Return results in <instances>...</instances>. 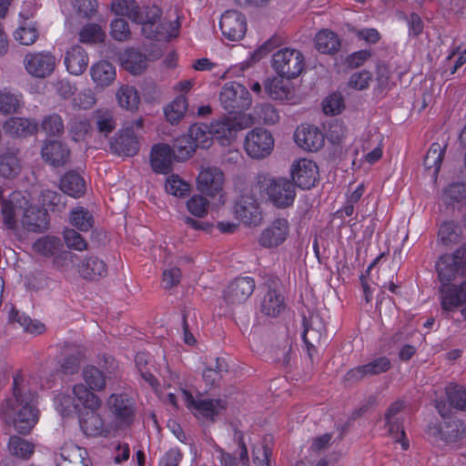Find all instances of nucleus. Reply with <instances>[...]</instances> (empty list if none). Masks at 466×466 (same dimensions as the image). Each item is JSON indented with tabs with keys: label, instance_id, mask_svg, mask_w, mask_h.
I'll use <instances>...</instances> for the list:
<instances>
[{
	"label": "nucleus",
	"instance_id": "obj_1",
	"mask_svg": "<svg viewBox=\"0 0 466 466\" xmlns=\"http://www.w3.org/2000/svg\"><path fill=\"white\" fill-rule=\"evenodd\" d=\"M111 9L116 15L141 25L142 35L147 39L167 40L178 34L179 23L161 20L162 11L157 5L141 8L136 0H114Z\"/></svg>",
	"mask_w": 466,
	"mask_h": 466
},
{
	"label": "nucleus",
	"instance_id": "obj_2",
	"mask_svg": "<svg viewBox=\"0 0 466 466\" xmlns=\"http://www.w3.org/2000/svg\"><path fill=\"white\" fill-rule=\"evenodd\" d=\"M0 416L7 424H13L20 434H28L38 421L36 394L24 383L20 375L13 380V394L0 407Z\"/></svg>",
	"mask_w": 466,
	"mask_h": 466
},
{
	"label": "nucleus",
	"instance_id": "obj_3",
	"mask_svg": "<svg viewBox=\"0 0 466 466\" xmlns=\"http://www.w3.org/2000/svg\"><path fill=\"white\" fill-rule=\"evenodd\" d=\"M253 191L267 197L278 208H287L293 205L296 198V186L287 177H274L259 175L257 182L252 186Z\"/></svg>",
	"mask_w": 466,
	"mask_h": 466
},
{
	"label": "nucleus",
	"instance_id": "obj_4",
	"mask_svg": "<svg viewBox=\"0 0 466 466\" xmlns=\"http://www.w3.org/2000/svg\"><path fill=\"white\" fill-rule=\"evenodd\" d=\"M106 408L110 416L111 428L115 431H126L134 425L137 406L135 399L125 392L112 393L106 400Z\"/></svg>",
	"mask_w": 466,
	"mask_h": 466
},
{
	"label": "nucleus",
	"instance_id": "obj_5",
	"mask_svg": "<svg viewBox=\"0 0 466 466\" xmlns=\"http://www.w3.org/2000/svg\"><path fill=\"white\" fill-rule=\"evenodd\" d=\"M219 100L223 108L235 116L242 115L252 104L248 90L235 81L224 84L219 93Z\"/></svg>",
	"mask_w": 466,
	"mask_h": 466
},
{
	"label": "nucleus",
	"instance_id": "obj_6",
	"mask_svg": "<svg viewBox=\"0 0 466 466\" xmlns=\"http://www.w3.org/2000/svg\"><path fill=\"white\" fill-rule=\"evenodd\" d=\"M272 67L281 77L293 79L302 73L305 58L299 50L285 47L273 54Z\"/></svg>",
	"mask_w": 466,
	"mask_h": 466
},
{
	"label": "nucleus",
	"instance_id": "obj_7",
	"mask_svg": "<svg viewBox=\"0 0 466 466\" xmlns=\"http://www.w3.org/2000/svg\"><path fill=\"white\" fill-rule=\"evenodd\" d=\"M181 397L188 410L198 420L203 421H215L227 408V402L221 399H195L190 392L186 390H181Z\"/></svg>",
	"mask_w": 466,
	"mask_h": 466
},
{
	"label": "nucleus",
	"instance_id": "obj_8",
	"mask_svg": "<svg viewBox=\"0 0 466 466\" xmlns=\"http://www.w3.org/2000/svg\"><path fill=\"white\" fill-rule=\"evenodd\" d=\"M29 205L28 196L20 191L11 193L7 198L4 199L1 215L5 228L12 231L15 230Z\"/></svg>",
	"mask_w": 466,
	"mask_h": 466
},
{
	"label": "nucleus",
	"instance_id": "obj_9",
	"mask_svg": "<svg viewBox=\"0 0 466 466\" xmlns=\"http://www.w3.org/2000/svg\"><path fill=\"white\" fill-rule=\"evenodd\" d=\"M274 148V138L269 131L255 127L248 131L244 141V149L254 159L268 157Z\"/></svg>",
	"mask_w": 466,
	"mask_h": 466
},
{
	"label": "nucleus",
	"instance_id": "obj_10",
	"mask_svg": "<svg viewBox=\"0 0 466 466\" xmlns=\"http://www.w3.org/2000/svg\"><path fill=\"white\" fill-rule=\"evenodd\" d=\"M249 125L246 115H238L221 118L212 123L213 138L221 145H228L236 138L238 130L246 128Z\"/></svg>",
	"mask_w": 466,
	"mask_h": 466
},
{
	"label": "nucleus",
	"instance_id": "obj_11",
	"mask_svg": "<svg viewBox=\"0 0 466 466\" xmlns=\"http://www.w3.org/2000/svg\"><path fill=\"white\" fill-rule=\"evenodd\" d=\"M443 420V423L429 425L428 432L431 436L446 443L458 442L465 437L466 426L461 420L451 415Z\"/></svg>",
	"mask_w": 466,
	"mask_h": 466
},
{
	"label": "nucleus",
	"instance_id": "obj_12",
	"mask_svg": "<svg viewBox=\"0 0 466 466\" xmlns=\"http://www.w3.org/2000/svg\"><path fill=\"white\" fill-rule=\"evenodd\" d=\"M26 72L35 78L49 76L56 67V57L49 52L27 53L23 60Z\"/></svg>",
	"mask_w": 466,
	"mask_h": 466
},
{
	"label": "nucleus",
	"instance_id": "obj_13",
	"mask_svg": "<svg viewBox=\"0 0 466 466\" xmlns=\"http://www.w3.org/2000/svg\"><path fill=\"white\" fill-rule=\"evenodd\" d=\"M258 191L251 189L250 194H243L235 206L237 218L244 224L248 226H257L259 224L262 217L259 208V203L255 195Z\"/></svg>",
	"mask_w": 466,
	"mask_h": 466
},
{
	"label": "nucleus",
	"instance_id": "obj_14",
	"mask_svg": "<svg viewBox=\"0 0 466 466\" xmlns=\"http://www.w3.org/2000/svg\"><path fill=\"white\" fill-rule=\"evenodd\" d=\"M219 26L228 40H241L247 32L246 17L237 10H228L221 15Z\"/></svg>",
	"mask_w": 466,
	"mask_h": 466
},
{
	"label": "nucleus",
	"instance_id": "obj_15",
	"mask_svg": "<svg viewBox=\"0 0 466 466\" xmlns=\"http://www.w3.org/2000/svg\"><path fill=\"white\" fill-rule=\"evenodd\" d=\"M291 181L296 187L309 189L318 181L319 170L315 162L307 158H301L292 164Z\"/></svg>",
	"mask_w": 466,
	"mask_h": 466
},
{
	"label": "nucleus",
	"instance_id": "obj_16",
	"mask_svg": "<svg viewBox=\"0 0 466 466\" xmlns=\"http://www.w3.org/2000/svg\"><path fill=\"white\" fill-rule=\"evenodd\" d=\"M404 407V400L391 404L385 414V420L390 436L400 443L401 448L406 451L408 450V443L405 441L406 433L403 427L404 415L402 410Z\"/></svg>",
	"mask_w": 466,
	"mask_h": 466
},
{
	"label": "nucleus",
	"instance_id": "obj_17",
	"mask_svg": "<svg viewBox=\"0 0 466 466\" xmlns=\"http://www.w3.org/2000/svg\"><path fill=\"white\" fill-rule=\"evenodd\" d=\"M289 235V224L286 218H277L259 235L258 243L267 248H278Z\"/></svg>",
	"mask_w": 466,
	"mask_h": 466
},
{
	"label": "nucleus",
	"instance_id": "obj_18",
	"mask_svg": "<svg viewBox=\"0 0 466 466\" xmlns=\"http://www.w3.org/2000/svg\"><path fill=\"white\" fill-rule=\"evenodd\" d=\"M79 425L82 432L88 437L108 438L116 432L111 428L110 421L106 425L103 417L96 410L86 412L80 419Z\"/></svg>",
	"mask_w": 466,
	"mask_h": 466
},
{
	"label": "nucleus",
	"instance_id": "obj_19",
	"mask_svg": "<svg viewBox=\"0 0 466 466\" xmlns=\"http://www.w3.org/2000/svg\"><path fill=\"white\" fill-rule=\"evenodd\" d=\"M445 400H436L435 407L442 419L451 415V410H466V389L458 385H450L446 388Z\"/></svg>",
	"mask_w": 466,
	"mask_h": 466
},
{
	"label": "nucleus",
	"instance_id": "obj_20",
	"mask_svg": "<svg viewBox=\"0 0 466 466\" xmlns=\"http://www.w3.org/2000/svg\"><path fill=\"white\" fill-rule=\"evenodd\" d=\"M223 183L224 174L216 167L202 168L197 179L198 189L210 197L217 196L222 191Z\"/></svg>",
	"mask_w": 466,
	"mask_h": 466
},
{
	"label": "nucleus",
	"instance_id": "obj_21",
	"mask_svg": "<svg viewBox=\"0 0 466 466\" xmlns=\"http://www.w3.org/2000/svg\"><path fill=\"white\" fill-rule=\"evenodd\" d=\"M390 368V361L387 357H379L372 361L358 366L350 370L345 380L349 382L355 383L368 376H375L386 372Z\"/></svg>",
	"mask_w": 466,
	"mask_h": 466
},
{
	"label": "nucleus",
	"instance_id": "obj_22",
	"mask_svg": "<svg viewBox=\"0 0 466 466\" xmlns=\"http://www.w3.org/2000/svg\"><path fill=\"white\" fill-rule=\"evenodd\" d=\"M110 148L118 156L132 157L139 149L137 137L132 127H126L116 134L110 141Z\"/></svg>",
	"mask_w": 466,
	"mask_h": 466
},
{
	"label": "nucleus",
	"instance_id": "obj_23",
	"mask_svg": "<svg viewBox=\"0 0 466 466\" xmlns=\"http://www.w3.org/2000/svg\"><path fill=\"white\" fill-rule=\"evenodd\" d=\"M296 144L308 151H318L324 145V135L316 127L300 126L294 134Z\"/></svg>",
	"mask_w": 466,
	"mask_h": 466
},
{
	"label": "nucleus",
	"instance_id": "obj_24",
	"mask_svg": "<svg viewBox=\"0 0 466 466\" xmlns=\"http://www.w3.org/2000/svg\"><path fill=\"white\" fill-rule=\"evenodd\" d=\"M255 280L250 277L235 279L225 292V299L228 303L236 304L246 301L253 293Z\"/></svg>",
	"mask_w": 466,
	"mask_h": 466
},
{
	"label": "nucleus",
	"instance_id": "obj_25",
	"mask_svg": "<svg viewBox=\"0 0 466 466\" xmlns=\"http://www.w3.org/2000/svg\"><path fill=\"white\" fill-rule=\"evenodd\" d=\"M326 337V328L319 315H311L309 319L304 320V331L302 339L311 356V350L319 344Z\"/></svg>",
	"mask_w": 466,
	"mask_h": 466
},
{
	"label": "nucleus",
	"instance_id": "obj_26",
	"mask_svg": "<svg viewBox=\"0 0 466 466\" xmlns=\"http://www.w3.org/2000/svg\"><path fill=\"white\" fill-rule=\"evenodd\" d=\"M176 158L172 148L167 144H158L152 147L150 164L156 173L168 174L172 170V162Z\"/></svg>",
	"mask_w": 466,
	"mask_h": 466
},
{
	"label": "nucleus",
	"instance_id": "obj_27",
	"mask_svg": "<svg viewBox=\"0 0 466 466\" xmlns=\"http://www.w3.org/2000/svg\"><path fill=\"white\" fill-rule=\"evenodd\" d=\"M441 292L442 309L452 310L459 306L465 305L461 312L466 318V281L460 286L447 287V289H441Z\"/></svg>",
	"mask_w": 466,
	"mask_h": 466
},
{
	"label": "nucleus",
	"instance_id": "obj_28",
	"mask_svg": "<svg viewBox=\"0 0 466 466\" xmlns=\"http://www.w3.org/2000/svg\"><path fill=\"white\" fill-rule=\"evenodd\" d=\"M21 226L27 231L42 232L48 228V215L46 210L41 209L31 203L28 206L23 218Z\"/></svg>",
	"mask_w": 466,
	"mask_h": 466
},
{
	"label": "nucleus",
	"instance_id": "obj_29",
	"mask_svg": "<svg viewBox=\"0 0 466 466\" xmlns=\"http://www.w3.org/2000/svg\"><path fill=\"white\" fill-rule=\"evenodd\" d=\"M41 154L46 162L54 167H60L67 162L70 150L62 142L50 140L46 142L42 147Z\"/></svg>",
	"mask_w": 466,
	"mask_h": 466
},
{
	"label": "nucleus",
	"instance_id": "obj_30",
	"mask_svg": "<svg viewBox=\"0 0 466 466\" xmlns=\"http://www.w3.org/2000/svg\"><path fill=\"white\" fill-rule=\"evenodd\" d=\"M436 269L440 281L442 283L441 289H447L450 282L457 276H464L466 274L463 267L461 268L460 265L455 264L454 258L451 255L441 256L436 264Z\"/></svg>",
	"mask_w": 466,
	"mask_h": 466
},
{
	"label": "nucleus",
	"instance_id": "obj_31",
	"mask_svg": "<svg viewBox=\"0 0 466 466\" xmlns=\"http://www.w3.org/2000/svg\"><path fill=\"white\" fill-rule=\"evenodd\" d=\"M4 130L12 137H27L38 130V123L32 118L13 116L5 122Z\"/></svg>",
	"mask_w": 466,
	"mask_h": 466
},
{
	"label": "nucleus",
	"instance_id": "obj_32",
	"mask_svg": "<svg viewBox=\"0 0 466 466\" xmlns=\"http://www.w3.org/2000/svg\"><path fill=\"white\" fill-rule=\"evenodd\" d=\"M88 56L80 46H72L65 56V65L67 71L74 76L82 75L88 66Z\"/></svg>",
	"mask_w": 466,
	"mask_h": 466
},
{
	"label": "nucleus",
	"instance_id": "obj_33",
	"mask_svg": "<svg viewBox=\"0 0 466 466\" xmlns=\"http://www.w3.org/2000/svg\"><path fill=\"white\" fill-rule=\"evenodd\" d=\"M60 189L66 195L79 198L86 189V181L77 172H66L60 179Z\"/></svg>",
	"mask_w": 466,
	"mask_h": 466
},
{
	"label": "nucleus",
	"instance_id": "obj_34",
	"mask_svg": "<svg viewBox=\"0 0 466 466\" xmlns=\"http://www.w3.org/2000/svg\"><path fill=\"white\" fill-rule=\"evenodd\" d=\"M78 272L84 279L96 280L106 275L107 267L99 258L89 257L78 266Z\"/></svg>",
	"mask_w": 466,
	"mask_h": 466
},
{
	"label": "nucleus",
	"instance_id": "obj_35",
	"mask_svg": "<svg viewBox=\"0 0 466 466\" xmlns=\"http://www.w3.org/2000/svg\"><path fill=\"white\" fill-rule=\"evenodd\" d=\"M266 91L274 100L289 102L293 98V90L290 83L282 78H273L266 83Z\"/></svg>",
	"mask_w": 466,
	"mask_h": 466
},
{
	"label": "nucleus",
	"instance_id": "obj_36",
	"mask_svg": "<svg viewBox=\"0 0 466 466\" xmlns=\"http://www.w3.org/2000/svg\"><path fill=\"white\" fill-rule=\"evenodd\" d=\"M90 74L97 86H106L116 78V68L108 61L102 60L91 66Z\"/></svg>",
	"mask_w": 466,
	"mask_h": 466
},
{
	"label": "nucleus",
	"instance_id": "obj_37",
	"mask_svg": "<svg viewBox=\"0 0 466 466\" xmlns=\"http://www.w3.org/2000/svg\"><path fill=\"white\" fill-rule=\"evenodd\" d=\"M12 322L17 323L25 332L34 336L43 334L46 328V325L37 319H32L30 317L20 313L18 310L12 309L9 314Z\"/></svg>",
	"mask_w": 466,
	"mask_h": 466
},
{
	"label": "nucleus",
	"instance_id": "obj_38",
	"mask_svg": "<svg viewBox=\"0 0 466 466\" xmlns=\"http://www.w3.org/2000/svg\"><path fill=\"white\" fill-rule=\"evenodd\" d=\"M315 46L322 54H334L340 48L339 36L329 29L320 30L315 36Z\"/></svg>",
	"mask_w": 466,
	"mask_h": 466
},
{
	"label": "nucleus",
	"instance_id": "obj_39",
	"mask_svg": "<svg viewBox=\"0 0 466 466\" xmlns=\"http://www.w3.org/2000/svg\"><path fill=\"white\" fill-rule=\"evenodd\" d=\"M121 63L132 75H139L147 67V57L135 49H127L121 56Z\"/></svg>",
	"mask_w": 466,
	"mask_h": 466
},
{
	"label": "nucleus",
	"instance_id": "obj_40",
	"mask_svg": "<svg viewBox=\"0 0 466 466\" xmlns=\"http://www.w3.org/2000/svg\"><path fill=\"white\" fill-rule=\"evenodd\" d=\"M21 172V162L16 153L6 151L0 155V176L14 178Z\"/></svg>",
	"mask_w": 466,
	"mask_h": 466
},
{
	"label": "nucleus",
	"instance_id": "obj_41",
	"mask_svg": "<svg viewBox=\"0 0 466 466\" xmlns=\"http://www.w3.org/2000/svg\"><path fill=\"white\" fill-rule=\"evenodd\" d=\"M23 104V96L7 88L0 90V115L7 116L17 112Z\"/></svg>",
	"mask_w": 466,
	"mask_h": 466
},
{
	"label": "nucleus",
	"instance_id": "obj_42",
	"mask_svg": "<svg viewBox=\"0 0 466 466\" xmlns=\"http://www.w3.org/2000/svg\"><path fill=\"white\" fill-rule=\"evenodd\" d=\"M284 308V298L276 289H269L261 302V312L270 317L278 316Z\"/></svg>",
	"mask_w": 466,
	"mask_h": 466
},
{
	"label": "nucleus",
	"instance_id": "obj_43",
	"mask_svg": "<svg viewBox=\"0 0 466 466\" xmlns=\"http://www.w3.org/2000/svg\"><path fill=\"white\" fill-rule=\"evenodd\" d=\"M188 134L197 147L208 148L212 145L214 138L211 126L194 124L189 127Z\"/></svg>",
	"mask_w": 466,
	"mask_h": 466
},
{
	"label": "nucleus",
	"instance_id": "obj_44",
	"mask_svg": "<svg viewBox=\"0 0 466 466\" xmlns=\"http://www.w3.org/2000/svg\"><path fill=\"white\" fill-rule=\"evenodd\" d=\"M188 103L185 96L179 95L166 106L164 114L166 119L172 125L178 124L185 116Z\"/></svg>",
	"mask_w": 466,
	"mask_h": 466
},
{
	"label": "nucleus",
	"instance_id": "obj_45",
	"mask_svg": "<svg viewBox=\"0 0 466 466\" xmlns=\"http://www.w3.org/2000/svg\"><path fill=\"white\" fill-rule=\"evenodd\" d=\"M72 392L76 400L90 410H97L101 406L100 398L87 389L84 384H76Z\"/></svg>",
	"mask_w": 466,
	"mask_h": 466
},
{
	"label": "nucleus",
	"instance_id": "obj_46",
	"mask_svg": "<svg viewBox=\"0 0 466 466\" xmlns=\"http://www.w3.org/2000/svg\"><path fill=\"white\" fill-rule=\"evenodd\" d=\"M445 148L446 146L443 147L439 143H433L424 157L423 165L426 169H432L433 177H436L440 171Z\"/></svg>",
	"mask_w": 466,
	"mask_h": 466
},
{
	"label": "nucleus",
	"instance_id": "obj_47",
	"mask_svg": "<svg viewBox=\"0 0 466 466\" xmlns=\"http://www.w3.org/2000/svg\"><path fill=\"white\" fill-rule=\"evenodd\" d=\"M119 106L127 110H137L140 102L137 90L131 86H121L116 94Z\"/></svg>",
	"mask_w": 466,
	"mask_h": 466
},
{
	"label": "nucleus",
	"instance_id": "obj_48",
	"mask_svg": "<svg viewBox=\"0 0 466 466\" xmlns=\"http://www.w3.org/2000/svg\"><path fill=\"white\" fill-rule=\"evenodd\" d=\"M7 448L13 456L23 460L29 459L35 451L33 443L16 435L10 437Z\"/></svg>",
	"mask_w": 466,
	"mask_h": 466
},
{
	"label": "nucleus",
	"instance_id": "obj_49",
	"mask_svg": "<svg viewBox=\"0 0 466 466\" xmlns=\"http://www.w3.org/2000/svg\"><path fill=\"white\" fill-rule=\"evenodd\" d=\"M60 238L46 236L38 238L33 245L34 250L45 257L56 256L62 248Z\"/></svg>",
	"mask_w": 466,
	"mask_h": 466
},
{
	"label": "nucleus",
	"instance_id": "obj_50",
	"mask_svg": "<svg viewBox=\"0 0 466 466\" xmlns=\"http://www.w3.org/2000/svg\"><path fill=\"white\" fill-rule=\"evenodd\" d=\"M69 218L71 225L83 232H87L94 225L92 214L83 207L72 209Z\"/></svg>",
	"mask_w": 466,
	"mask_h": 466
},
{
	"label": "nucleus",
	"instance_id": "obj_51",
	"mask_svg": "<svg viewBox=\"0 0 466 466\" xmlns=\"http://www.w3.org/2000/svg\"><path fill=\"white\" fill-rule=\"evenodd\" d=\"M441 199L449 206L462 203L466 200V184L462 182L450 184L443 189Z\"/></svg>",
	"mask_w": 466,
	"mask_h": 466
},
{
	"label": "nucleus",
	"instance_id": "obj_52",
	"mask_svg": "<svg viewBox=\"0 0 466 466\" xmlns=\"http://www.w3.org/2000/svg\"><path fill=\"white\" fill-rule=\"evenodd\" d=\"M83 378L92 390L100 391L106 387V375L95 366H87L83 370Z\"/></svg>",
	"mask_w": 466,
	"mask_h": 466
},
{
	"label": "nucleus",
	"instance_id": "obj_53",
	"mask_svg": "<svg viewBox=\"0 0 466 466\" xmlns=\"http://www.w3.org/2000/svg\"><path fill=\"white\" fill-rule=\"evenodd\" d=\"M41 128L49 137H61L65 132L63 118L56 113L45 116L41 122Z\"/></svg>",
	"mask_w": 466,
	"mask_h": 466
},
{
	"label": "nucleus",
	"instance_id": "obj_54",
	"mask_svg": "<svg viewBox=\"0 0 466 466\" xmlns=\"http://www.w3.org/2000/svg\"><path fill=\"white\" fill-rule=\"evenodd\" d=\"M461 235V227L453 221L443 222L439 229V239L441 242L448 246L450 244L458 243Z\"/></svg>",
	"mask_w": 466,
	"mask_h": 466
},
{
	"label": "nucleus",
	"instance_id": "obj_55",
	"mask_svg": "<svg viewBox=\"0 0 466 466\" xmlns=\"http://www.w3.org/2000/svg\"><path fill=\"white\" fill-rule=\"evenodd\" d=\"M94 118L98 132L106 137L116 127L113 113L107 109H98L95 111Z\"/></svg>",
	"mask_w": 466,
	"mask_h": 466
},
{
	"label": "nucleus",
	"instance_id": "obj_56",
	"mask_svg": "<svg viewBox=\"0 0 466 466\" xmlns=\"http://www.w3.org/2000/svg\"><path fill=\"white\" fill-rule=\"evenodd\" d=\"M197 146L187 136H183L177 138L174 145L173 154L177 161H184L188 159L195 152Z\"/></svg>",
	"mask_w": 466,
	"mask_h": 466
},
{
	"label": "nucleus",
	"instance_id": "obj_57",
	"mask_svg": "<svg viewBox=\"0 0 466 466\" xmlns=\"http://www.w3.org/2000/svg\"><path fill=\"white\" fill-rule=\"evenodd\" d=\"M165 188L168 194L183 198L189 193L190 185L178 175L172 174L167 177Z\"/></svg>",
	"mask_w": 466,
	"mask_h": 466
},
{
	"label": "nucleus",
	"instance_id": "obj_58",
	"mask_svg": "<svg viewBox=\"0 0 466 466\" xmlns=\"http://www.w3.org/2000/svg\"><path fill=\"white\" fill-rule=\"evenodd\" d=\"M228 371V364L224 359H216L215 366L208 367L203 371V379L209 386H214L221 378L223 372Z\"/></svg>",
	"mask_w": 466,
	"mask_h": 466
},
{
	"label": "nucleus",
	"instance_id": "obj_59",
	"mask_svg": "<svg viewBox=\"0 0 466 466\" xmlns=\"http://www.w3.org/2000/svg\"><path fill=\"white\" fill-rule=\"evenodd\" d=\"M208 200L201 195H194L187 202L189 213L198 218H202L208 213Z\"/></svg>",
	"mask_w": 466,
	"mask_h": 466
},
{
	"label": "nucleus",
	"instance_id": "obj_60",
	"mask_svg": "<svg viewBox=\"0 0 466 466\" xmlns=\"http://www.w3.org/2000/svg\"><path fill=\"white\" fill-rule=\"evenodd\" d=\"M55 404L57 410L63 415L67 416L78 409L79 404L76 403L75 397L68 394H58L55 399Z\"/></svg>",
	"mask_w": 466,
	"mask_h": 466
},
{
	"label": "nucleus",
	"instance_id": "obj_61",
	"mask_svg": "<svg viewBox=\"0 0 466 466\" xmlns=\"http://www.w3.org/2000/svg\"><path fill=\"white\" fill-rule=\"evenodd\" d=\"M348 133L347 127L343 122L338 119L331 121L327 130V138L332 144H339L346 137Z\"/></svg>",
	"mask_w": 466,
	"mask_h": 466
},
{
	"label": "nucleus",
	"instance_id": "obj_62",
	"mask_svg": "<svg viewBox=\"0 0 466 466\" xmlns=\"http://www.w3.org/2000/svg\"><path fill=\"white\" fill-rule=\"evenodd\" d=\"M111 36L116 41H125L130 36L128 23L123 18H116L110 24Z\"/></svg>",
	"mask_w": 466,
	"mask_h": 466
},
{
	"label": "nucleus",
	"instance_id": "obj_63",
	"mask_svg": "<svg viewBox=\"0 0 466 466\" xmlns=\"http://www.w3.org/2000/svg\"><path fill=\"white\" fill-rule=\"evenodd\" d=\"M69 131L73 135V139L77 141L83 137L89 130L90 125L84 116H74L68 123Z\"/></svg>",
	"mask_w": 466,
	"mask_h": 466
},
{
	"label": "nucleus",
	"instance_id": "obj_64",
	"mask_svg": "<svg viewBox=\"0 0 466 466\" xmlns=\"http://www.w3.org/2000/svg\"><path fill=\"white\" fill-rule=\"evenodd\" d=\"M15 39L24 46L33 45L38 38L35 26H20L14 33Z\"/></svg>",
	"mask_w": 466,
	"mask_h": 466
}]
</instances>
